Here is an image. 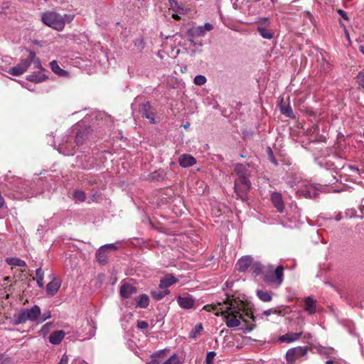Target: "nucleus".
Returning <instances> with one entry per match:
<instances>
[{
    "mask_svg": "<svg viewBox=\"0 0 364 364\" xmlns=\"http://www.w3.org/2000/svg\"><path fill=\"white\" fill-rule=\"evenodd\" d=\"M216 316H222L228 328L238 327L241 321L247 322V318H252L250 314L245 311V304L238 298L228 299L223 304L213 307Z\"/></svg>",
    "mask_w": 364,
    "mask_h": 364,
    "instance_id": "f257e3e1",
    "label": "nucleus"
},
{
    "mask_svg": "<svg viewBox=\"0 0 364 364\" xmlns=\"http://www.w3.org/2000/svg\"><path fill=\"white\" fill-rule=\"evenodd\" d=\"M31 63L33 64L35 68L43 70L41 60L36 57V53L33 50H29L28 56L21 60L16 66L11 68L8 73L14 76L21 75L28 70Z\"/></svg>",
    "mask_w": 364,
    "mask_h": 364,
    "instance_id": "f03ea898",
    "label": "nucleus"
},
{
    "mask_svg": "<svg viewBox=\"0 0 364 364\" xmlns=\"http://www.w3.org/2000/svg\"><path fill=\"white\" fill-rule=\"evenodd\" d=\"M263 280L276 288L279 287L284 280V267L279 265L274 269L273 265H269L263 273Z\"/></svg>",
    "mask_w": 364,
    "mask_h": 364,
    "instance_id": "7ed1b4c3",
    "label": "nucleus"
},
{
    "mask_svg": "<svg viewBox=\"0 0 364 364\" xmlns=\"http://www.w3.org/2000/svg\"><path fill=\"white\" fill-rule=\"evenodd\" d=\"M41 314V309L37 305H34L30 309H23L18 312V314L14 316V324L19 325L25 323L28 321L32 322H38Z\"/></svg>",
    "mask_w": 364,
    "mask_h": 364,
    "instance_id": "20e7f679",
    "label": "nucleus"
},
{
    "mask_svg": "<svg viewBox=\"0 0 364 364\" xmlns=\"http://www.w3.org/2000/svg\"><path fill=\"white\" fill-rule=\"evenodd\" d=\"M290 187L296 191L297 194L304 196L306 198L315 197L316 188L314 187L309 181L299 180L297 177L288 181Z\"/></svg>",
    "mask_w": 364,
    "mask_h": 364,
    "instance_id": "39448f33",
    "label": "nucleus"
},
{
    "mask_svg": "<svg viewBox=\"0 0 364 364\" xmlns=\"http://www.w3.org/2000/svg\"><path fill=\"white\" fill-rule=\"evenodd\" d=\"M42 21L46 25L57 31H62L65 27V18L54 11H48L42 14Z\"/></svg>",
    "mask_w": 364,
    "mask_h": 364,
    "instance_id": "423d86ee",
    "label": "nucleus"
},
{
    "mask_svg": "<svg viewBox=\"0 0 364 364\" xmlns=\"http://www.w3.org/2000/svg\"><path fill=\"white\" fill-rule=\"evenodd\" d=\"M148 364H181L176 354L168 355V351L162 350L152 355Z\"/></svg>",
    "mask_w": 364,
    "mask_h": 364,
    "instance_id": "0eeeda50",
    "label": "nucleus"
},
{
    "mask_svg": "<svg viewBox=\"0 0 364 364\" xmlns=\"http://www.w3.org/2000/svg\"><path fill=\"white\" fill-rule=\"evenodd\" d=\"M15 188L16 191L20 194L18 198H28L37 195L33 187H31V183L26 180H18L15 185Z\"/></svg>",
    "mask_w": 364,
    "mask_h": 364,
    "instance_id": "6e6552de",
    "label": "nucleus"
},
{
    "mask_svg": "<svg viewBox=\"0 0 364 364\" xmlns=\"http://www.w3.org/2000/svg\"><path fill=\"white\" fill-rule=\"evenodd\" d=\"M251 187V183L248 180V176H239L235 182V190L237 194L242 199L246 198V193Z\"/></svg>",
    "mask_w": 364,
    "mask_h": 364,
    "instance_id": "1a4fd4ad",
    "label": "nucleus"
},
{
    "mask_svg": "<svg viewBox=\"0 0 364 364\" xmlns=\"http://www.w3.org/2000/svg\"><path fill=\"white\" fill-rule=\"evenodd\" d=\"M73 136L70 134L66 136L63 139L62 142L59 144L58 150L59 153L64 154L65 156H73L75 154V149L76 144L72 141Z\"/></svg>",
    "mask_w": 364,
    "mask_h": 364,
    "instance_id": "9d476101",
    "label": "nucleus"
},
{
    "mask_svg": "<svg viewBox=\"0 0 364 364\" xmlns=\"http://www.w3.org/2000/svg\"><path fill=\"white\" fill-rule=\"evenodd\" d=\"M79 124L76 125L75 127L72 129L70 133L73 135H75V144L77 146H80L82 145L85 141L88 139V135L90 134V129L87 127H80Z\"/></svg>",
    "mask_w": 364,
    "mask_h": 364,
    "instance_id": "9b49d317",
    "label": "nucleus"
},
{
    "mask_svg": "<svg viewBox=\"0 0 364 364\" xmlns=\"http://www.w3.org/2000/svg\"><path fill=\"white\" fill-rule=\"evenodd\" d=\"M308 348L306 346H298L290 348L286 353V360L288 363H293L295 360L306 355Z\"/></svg>",
    "mask_w": 364,
    "mask_h": 364,
    "instance_id": "f8f14e48",
    "label": "nucleus"
},
{
    "mask_svg": "<svg viewBox=\"0 0 364 364\" xmlns=\"http://www.w3.org/2000/svg\"><path fill=\"white\" fill-rule=\"evenodd\" d=\"M178 304L181 309H191L194 308L196 304L195 298L189 294L185 296H178L176 297Z\"/></svg>",
    "mask_w": 364,
    "mask_h": 364,
    "instance_id": "ddd939ff",
    "label": "nucleus"
},
{
    "mask_svg": "<svg viewBox=\"0 0 364 364\" xmlns=\"http://www.w3.org/2000/svg\"><path fill=\"white\" fill-rule=\"evenodd\" d=\"M139 112L143 117L146 118L151 123H154V112L149 102L144 103L139 107Z\"/></svg>",
    "mask_w": 364,
    "mask_h": 364,
    "instance_id": "4468645a",
    "label": "nucleus"
},
{
    "mask_svg": "<svg viewBox=\"0 0 364 364\" xmlns=\"http://www.w3.org/2000/svg\"><path fill=\"white\" fill-rule=\"evenodd\" d=\"M136 292V288L131 284L123 282L121 284L119 293L123 298H129Z\"/></svg>",
    "mask_w": 364,
    "mask_h": 364,
    "instance_id": "2eb2a0df",
    "label": "nucleus"
},
{
    "mask_svg": "<svg viewBox=\"0 0 364 364\" xmlns=\"http://www.w3.org/2000/svg\"><path fill=\"white\" fill-rule=\"evenodd\" d=\"M178 163L183 168H188L196 164V159L188 154H181L178 157Z\"/></svg>",
    "mask_w": 364,
    "mask_h": 364,
    "instance_id": "dca6fc26",
    "label": "nucleus"
},
{
    "mask_svg": "<svg viewBox=\"0 0 364 364\" xmlns=\"http://www.w3.org/2000/svg\"><path fill=\"white\" fill-rule=\"evenodd\" d=\"M271 200L274 206L277 209L279 213H282L284 208V204L280 193L273 192L271 194Z\"/></svg>",
    "mask_w": 364,
    "mask_h": 364,
    "instance_id": "f3484780",
    "label": "nucleus"
},
{
    "mask_svg": "<svg viewBox=\"0 0 364 364\" xmlns=\"http://www.w3.org/2000/svg\"><path fill=\"white\" fill-rule=\"evenodd\" d=\"M252 264V258L250 256H244L241 257L237 262V269L240 272H245Z\"/></svg>",
    "mask_w": 364,
    "mask_h": 364,
    "instance_id": "a211bd4d",
    "label": "nucleus"
},
{
    "mask_svg": "<svg viewBox=\"0 0 364 364\" xmlns=\"http://www.w3.org/2000/svg\"><path fill=\"white\" fill-rule=\"evenodd\" d=\"M45 69L43 70H39L38 72H34L28 75H27L26 79L28 81L33 82L36 83H39L44 81L48 77L44 73Z\"/></svg>",
    "mask_w": 364,
    "mask_h": 364,
    "instance_id": "6ab92c4d",
    "label": "nucleus"
},
{
    "mask_svg": "<svg viewBox=\"0 0 364 364\" xmlns=\"http://www.w3.org/2000/svg\"><path fill=\"white\" fill-rule=\"evenodd\" d=\"M178 279L172 274L166 275L160 280L159 287L161 289H166L168 287L178 282Z\"/></svg>",
    "mask_w": 364,
    "mask_h": 364,
    "instance_id": "aec40b11",
    "label": "nucleus"
},
{
    "mask_svg": "<svg viewBox=\"0 0 364 364\" xmlns=\"http://www.w3.org/2000/svg\"><path fill=\"white\" fill-rule=\"evenodd\" d=\"M65 336V333L63 330L53 331L49 336V341L53 345H58L61 343Z\"/></svg>",
    "mask_w": 364,
    "mask_h": 364,
    "instance_id": "412c9836",
    "label": "nucleus"
},
{
    "mask_svg": "<svg viewBox=\"0 0 364 364\" xmlns=\"http://www.w3.org/2000/svg\"><path fill=\"white\" fill-rule=\"evenodd\" d=\"M302 333H303L302 331H300L299 333H286L284 335L279 336V341L282 343H284V342L291 343V342L299 340L300 338V337L301 336Z\"/></svg>",
    "mask_w": 364,
    "mask_h": 364,
    "instance_id": "4be33fe9",
    "label": "nucleus"
},
{
    "mask_svg": "<svg viewBox=\"0 0 364 364\" xmlns=\"http://www.w3.org/2000/svg\"><path fill=\"white\" fill-rule=\"evenodd\" d=\"M304 310L309 314H313L316 311V300L311 296H307L304 299Z\"/></svg>",
    "mask_w": 364,
    "mask_h": 364,
    "instance_id": "5701e85b",
    "label": "nucleus"
},
{
    "mask_svg": "<svg viewBox=\"0 0 364 364\" xmlns=\"http://www.w3.org/2000/svg\"><path fill=\"white\" fill-rule=\"evenodd\" d=\"M257 32L264 39L270 40L274 37V31L266 26L259 25L257 28Z\"/></svg>",
    "mask_w": 364,
    "mask_h": 364,
    "instance_id": "b1692460",
    "label": "nucleus"
},
{
    "mask_svg": "<svg viewBox=\"0 0 364 364\" xmlns=\"http://www.w3.org/2000/svg\"><path fill=\"white\" fill-rule=\"evenodd\" d=\"M149 297L147 294H141L135 298L136 307L145 309L149 306Z\"/></svg>",
    "mask_w": 364,
    "mask_h": 364,
    "instance_id": "393cba45",
    "label": "nucleus"
},
{
    "mask_svg": "<svg viewBox=\"0 0 364 364\" xmlns=\"http://www.w3.org/2000/svg\"><path fill=\"white\" fill-rule=\"evenodd\" d=\"M60 287V284L55 278H54L51 282H50L47 284L46 291L48 294H49L50 295H54L58 292Z\"/></svg>",
    "mask_w": 364,
    "mask_h": 364,
    "instance_id": "a878e982",
    "label": "nucleus"
},
{
    "mask_svg": "<svg viewBox=\"0 0 364 364\" xmlns=\"http://www.w3.org/2000/svg\"><path fill=\"white\" fill-rule=\"evenodd\" d=\"M50 67L52 71L55 74H56L59 76H65L68 74L67 71H65L60 68V66L56 60L51 61L50 63Z\"/></svg>",
    "mask_w": 364,
    "mask_h": 364,
    "instance_id": "bb28decb",
    "label": "nucleus"
},
{
    "mask_svg": "<svg viewBox=\"0 0 364 364\" xmlns=\"http://www.w3.org/2000/svg\"><path fill=\"white\" fill-rule=\"evenodd\" d=\"M205 34L202 26L192 28L188 31V35L192 38L204 36Z\"/></svg>",
    "mask_w": 364,
    "mask_h": 364,
    "instance_id": "cd10ccee",
    "label": "nucleus"
},
{
    "mask_svg": "<svg viewBox=\"0 0 364 364\" xmlns=\"http://www.w3.org/2000/svg\"><path fill=\"white\" fill-rule=\"evenodd\" d=\"M97 259L100 263H104L106 262L107 258V250L102 246L97 251L96 254Z\"/></svg>",
    "mask_w": 364,
    "mask_h": 364,
    "instance_id": "c85d7f7f",
    "label": "nucleus"
},
{
    "mask_svg": "<svg viewBox=\"0 0 364 364\" xmlns=\"http://www.w3.org/2000/svg\"><path fill=\"white\" fill-rule=\"evenodd\" d=\"M6 262L8 264L11 266H16V267H26V262L16 257H9L6 259Z\"/></svg>",
    "mask_w": 364,
    "mask_h": 364,
    "instance_id": "c756f323",
    "label": "nucleus"
},
{
    "mask_svg": "<svg viewBox=\"0 0 364 364\" xmlns=\"http://www.w3.org/2000/svg\"><path fill=\"white\" fill-rule=\"evenodd\" d=\"M251 272L257 276L260 274H263L264 271H263V266L260 262H254L252 264L250 267Z\"/></svg>",
    "mask_w": 364,
    "mask_h": 364,
    "instance_id": "7c9ffc66",
    "label": "nucleus"
},
{
    "mask_svg": "<svg viewBox=\"0 0 364 364\" xmlns=\"http://www.w3.org/2000/svg\"><path fill=\"white\" fill-rule=\"evenodd\" d=\"M257 295L260 300L264 302H268L272 300V295L267 291L257 290Z\"/></svg>",
    "mask_w": 364,
    "mask_h": 364,
    "instance_id": "2f4dec72",
    "label": "nucleus"
},
{
    "mask_svg": "<svg viewBox=\"0 0 364 364\" xmlns=\"http://www.w3.org/2000/svg\"><path fill=\"white\" fill-rule=\"evenodd\" d=\"M170 293V291L168 289H164L163 291L161 290H155L151 291V296L152 297L159 301L163 299L166 295Z\"/></svg>",
    "mask_w": 364,
    "mask_h": 364,
    "instance_id": "473e14b6",
    "label": "nucleus"
},
{
    "mask_svg": "<svg viewBox=\"0 0 364 364\" xmlns=\"http://www.w3.org/2000/svg\"><path fill=\"white\" fill-rule=\"evenodd\" d=\"M235 171L238 175V177L249 175V173H248L249 171H248L247 168L246 167V166H245L243 164H237L235 167Z\"/></svg>",
    "mask_w": 364,
    "mask_h": 364,
    "instance_id": "72a5a7b5",
    "label": "nucleus"
},
{
    "mask_svg": "<svg viewBox=\"0 0 364 364\" xmlns=\"http://www.w3.org/2000/svg\"><path fill=\"white\" fill-rule=\"evenodd\" d=\"M43 278H44V272L41 268H38L36 270V280L38 284V286L40 288H43L44 286L43 284Z\"/></svg>",
    "mask_w": 364,
    "mask_h": 364,
    "instance_id": "f704fd0d",
    "label": "nucleus"
},
{
    "mask_svg": "<svg viewBox=\"0 0 364 364\" xmlns=\"http://www.w3.org/2000/svg\"><path fill=\"white\" fill-rule=\"evenodd\" d=\"M203 329V328L201 323L196 324L190 332L189 337L192 338H196L200 333Z\"/></svg>",
    "mask_w": 364,
    "mask_h": 364,
    "instance_id": "c9c22d12",
    "label": "nucleus"
},
{
    "mask_svg": "<svg viewBox=\"0 0 364 364\" xmlns=\"http://www.w3.org/2000/svg\"><path fill=\"white\" fill-rule=\"evenodd\" d=\"M281 112L284 116L289 117V118H294V112L292 111V109L289 105L287 106H282L281 107Z\"/></svg>",
    "mask_w": 364,
    "mask_h": 364,
    "instance_id": "e433bc0d",
    "label": "nucleus"
},
{
    "mask_svg": "<svg viewBox=\"0 0 364 364\" xmlns=\"http://www.w3.org/2000/svg\"><path fill=\"white\" fill-rule=\"evenodd\" d=\"M73 198L75 200L79 202H83L86 199L85 193L80 190H75L73 192Z\"/></svg>",
    "mask_w": 364,
    "mask_h": 364,
    "instance_id": "4c0bfd02",
    "label": "nucleus"
},
{
    "mask_svg": "<svg viewBox=\"0 0 364 364\" xmlns=\"http://www.w3.org/2000/svg\"><path fill=\"white\" fill-rule=\"evenodd\" d=\"M193 82L196 85L202 86L206 83L207 79L204 75H198L194 77Z\"/></svg>",
    "mask_w": 364,
    "mask_h": 364,
    "instance_id": "58836bf2",
    "label": "nucleus"
},
{
    "mask_svg": "<svg viewBox=\"0 0 364 364\" xmlns=\"http://www.w3.org/2000/svg\"><path fill=\"white\" fill-rule=\"evenodd\" d=\"M342 168L345 169L346 171H349L353 176L355 174H360L359 168L355 166L348 165L346 166H342Z\"/></svg>",
    "mask_w": 364,
    "mask_h": 364,
    "instance_id": "ea45409f",
    "label": "nucleus"
},
{
    "mask_svg": "<svg viewBox=\"0 0 364 364\" xmlns=\"http://www.w3.org/2000/svg\"><path fill=\"white\" fill-rule=\"evenodd\" d=\"M215 356V353L213 351L208 352L205 358L207 364H212L213 360Z\"/></svg>",
    "mask_w": 364,
    "mask_h": 364,
    "instance_id": "a19ab883",
    "label": "nucleus"
},
{
    "mask_svg": "<svg viewBox=\"0 0 364 364\" xmlns=\"http://www.w3.org/2000/svg\"><path fill=\"white\" fill-rule=\"evenodd\" d=\"M163 177H164V172L162 171H155L151 174V178L152 179L159 180L160 178H163Z\"/></svg>",
    "mask_w": 364,
    "mask_h": 364,
    "instance_id": "79ce46f5",
    "label": "nucleus"
},
{
    "mask_svg": "<svg viewBox=\"0 0 364 364\" xmlns=\"http://www.w3.org/2000/svg\"><path fill=\"white\" fill-rule=\"evenodd\" d=\"M267 153H268V156H269V160L270 161L274 164L275 166L277 165V160L275 159L274 156V154H273V152L272 151V149L270 148H268V151H267Z\"/></svg>",
    "mask_w": 364,
    "mask_h": 364,
    "instance_id": "37998d69",
    "label": "nucleus"
},
{
    "mask_svg": "<svg viewBox=\"0 0 364 364\" xmlns=\"http://www.w3.org/2000/svg\"><path fill=\"white\" fill-rule=\"evenodd\" d=\"M358 80L359 85H360L363 88H364V71H363V72H360V73L358 75Z\"/></svg>",
    "mask_w": 364,
    "mask_h": 364,
    "instance_id": "c03bdc74",
    "label": "nucleus"
},
{
    "mask_svg": "<svg viewBox=\"0 0 364 364\" xmlns=\"http://www.w3.org/2000/svg\"><path fill=\"white\" fill-rule=\"evenodd\" d=\"M50 317H51V314L49 311L44 312L43 314L42 318L40 321L38 320V323H42V322L45 321L46 320L50 318Z\"/></svg>",
    "mask_w": 364,
    "mask_h": 364,
    "instance_id": "a18cd8bd",
    "label": "nucleus"
},
{
    "mask_svg": "<svg viewBox=\"0 0 364 364\" xmlns=\"http://www.w3.org/2000/svg\"><path fill=\"white\" fill-rule=\"evenodd\" d=\"M333 351H334L333 348H322L320 350V353L321 354H326L328 355L332 354Z\"/></svg>",
    "mask_w": 364,
    "mask_h": 364,
    "instance_id": "49530a36",
    "label": "nucleus"
},
{
    "mask_svg": "<svg viewBox=\"0 0 364 364\" xmlns=\"http://www.w3.org/2000/svg\"><path fill=\"white\" fill-rule=\"evenodd\" d=\"M148 326H149V324L145 321H140L137 323V327L139 329H146L148 328Z\"/></svg>",
    "mask_w": 364,
    "mask_h": 364,
    "instance_id": "de8ad7c7",
    "label": "nucleus"
},
{
    "mask_svg": "<svg viewBox=\"0 0 364 364\" xmlns=\"http://www.w3.org/2000/svg\"><path fill=\"white\" fill-rule=\"evenodd\" d=\"M53 326V323L49 322L43 325L41 328V331L43 332L44 333H46L50 330V328Z\"/></svg>",
    "mask_w": 364,
    "mask_h": 364,
    "instance_id": "09e8293b",
    "label": "nucleus"
},
{
    "mask_svg": "<svg viewBox=\"0 0 364 364\" xmlns=\"http://www.w3.org/2000/svg\"><path fill=\"white\" fill-rule=\"evenodd\" d=\"M337 13L343 18V19H346V20H348V15H347V13L342 10V9H338L337 10Z\"/></svg>",
    "mask_w": 364,
    "mask_h": 364,
    "instance_id": "8fccbe9b",
    "label": "nucleus"
},
{
    "mask_svg": "<svg viewBox=\"0 0 364 364\" xmlns=\"http://www.w3.org/2000/svg\"><path fill=\"white\" fill-rule=\"evenodd\" d=\"M203 28L204 29L205 32L210 31L213 28V26L212 24L209 23H205L204 26H202Z\"/></svg>",
    "mask_w": 364,
    "mask_h": 364,
    "instance_id": "3c124183",
    "label": "nucleus"
},
{
    "mask_svg": "<svg viewBox=\"0 0 364 364\" xmlns=\"http://www.w3.org/2000/svg\"><path fill=\"white\" fill-rule=\"evenodd\" d=\"M68 355L66 354H64L62 356V358H61L60 362L58 363V364H68Z\"/></svg>",
    "mask_w": 364,
    "mask_h": 364,
    "instance_id": "603ef678",
    "label": "nucleus"
},
{
    "mask_svg": "<svg viewBox=\"0 0 364 364\" xmlns=\"http://www.w3.org/2000/svg\"><path fill=\"white\" fill-rule=\"evenodd\" d=\"M63 18H65V23L66 22L70 23L73 20L74 16L72 15H68L65 14L64 16H62Z\"/></svg>",
    "mask_w": 364,
    "mask_h": 364,
    "instance_id": "864d4df0",
    "label": "nucleus"
},
{
    "mask_svg": "<svg viewBox=\"0 0 364 364\" xmlns=\"http://www.w3.org/2000/svg\"><path fill=\"white\" fill-rule=\"evenodd\" d=\"M277 312L276 310L274 309H267L263 311L262 315H264L266 316H269V315L272 314H275Z\"/></svg>",
    "mask_w": 364,
    "mask_h": 364,
    "instance_id": "5fc2aeb1",
    "label": "nucleus"
},
{
    "mask_svg": "<svg viewBox=\"0 0 364 364\" xmlns=\"http://www.w3.org/2000/svg\"><path fill=\"white\" fill-rule=\"evenodd\" d=\"M103 247L107 250H117V247L114 244H107L103 245Z\"/></svg>",
    "mask_w": 364,
    "mask_h": 364,
    "instance_id": "6e6d98bb",
    "label": "nucleus"
},
{
    "mask_svg": "<svg viewBox=\"0 0 364 364\" xmlns=\"http://www.w3.org/2000/svg\"><path fill=\"white\" fill-rule=\"evenodd\" d=\"M168 3L173 9L178 6V3L175 0H168Z\"/></svg>",
    "mask_w": 364,
    "mask_h": 364,
    "instance_id": "4d7b16f0",
    "label": "nucleus"
},
{
    "mask_svg": "<svg viewBox=\"0 0 364 364\" xmlns=\"http://www.w3.org/2000/svg\"><path fill=\"white\" fill-rule=\"evenodd\" d=\"M11 361L9 359H3L0 358V364H10Z\"/></svg>",
    "mask_w": 364,
    "mask_h": 364,
    "instance_id": "13d9d810",
    "label": "nucleus"
},
{
    "mask_svg": "<svg viewBox=\"0 0 364 364\" xmlns=\"http://www.w3.org/2000/svg\"><path fill=\"white\" fill-rule=\"evenodd\" d=\"M211 105H213V107L214 109H219V107H220V105H218V103L217 102H214L213 103H211Z\"/></svg>",
    "mask_w": 364,
    "mask_h": 364,
    "instance_id": "bf43d9fd",
    "label": "nucleus"
},
{
    "mask_svg": "<svg viewBox=\"0 0 364 364\" xmlns=\"http://www.w3.org/2000/svg\"><path fill=\"white\" fill-rule=\"evenodd\" d=\"M341 218H342V217H341V213L337 214V215H336V218H335V219H336V221H339V220H341Z\"/></svg>",
    "mask_w": 364,
    "mask_h": 364,
    "instance_id": "052dcab7",
    "label": "nucleus"
},
{
    "mask_svg": "<svg viewBox=\"0 0 364 364\" xmlns=\"http://www.w3.org/2000/svg\"><path fill=\"white\" fill-rule=\"evenodd\" d=\"M189 41L194 45H199V46H202V43L200 42H195L192 38L189 39Z\"/></svg>",
    "mask_w": 364,
    "mask_h": 364,
    "instance_id": "680f3d73",
    "label": "nucleus"
},
{
    "mask_svg": "<svg viewBox=\"0 0 364 364\" xmlns=\"http://www.w3.org/2000/svg\"><path fill=\"white\" fill-rule=\"evenodd\" d=\"M326 364H336V362L331 359L326 361Z\"/></svg>",
    "mask_w": 364,
    "mask_h": 364,
    "instance_id": "e2e57ef3",
    "label": "nucleus"
},
{
    "mask_svg": "<svg viewBox=\"0 0 364 364\" xmlns=\"http://www.w3.org/2000/svg\"><path fill=\"white\" fill-rule=\"evenodd\" d=\"M359 50L364 55V47L363 46H360Z\"/></svg>",
    "mask_w": 364,
    "mask_h": 364,
    "instance_id": "0e129e2a",
    "label": "nucleus"
},
{
    "mask_svg": "<svg viewBox=\"0 0 364 364\" xmlns=\"http://www.w3.org/2000/svg\"><path fill=\"white\" fill-rule=\"evenodd\" d=\"M254 326H252V327H250V328H247V330L245 331V332H250L251 331L253 328H254Z\"/></svg>",
    "mask_w": 364,
    "mask_h": 364,
    "instance_id": "69168bd1",
    "label": "nucleus"
},
{
    "mask_svg": "<svg viewBox=\"0 0 364 364\" xmlns=\"http://www.w3.org/2000/svg\"><path fill=\"white\" fill-rule=\"evenodd\" d=\"M188 127H189V124H185V125L183 126V127H184L185 129H188Z\"/></svg>",
    "mask_w": 364,
    "mask_h": 364,
    "instance_id": "338daca9",
    "label": "nucleus"
},
{
    "mask_svg": "<svg viewBox=\"0 0 364 364\" xmlns=\"http://www.w3.org/2000/svg\"><path fill=\"white\" fill-rule=\"evenodd\" d=\"M173 17L174 18H176V19H178V16H176V15H173Z\"/></svg>",
    "mask_w": 364,
    "mask_h": 364,
    "instance_id": "774afa93",
    "label": "nucleus"
}]
</instances>
